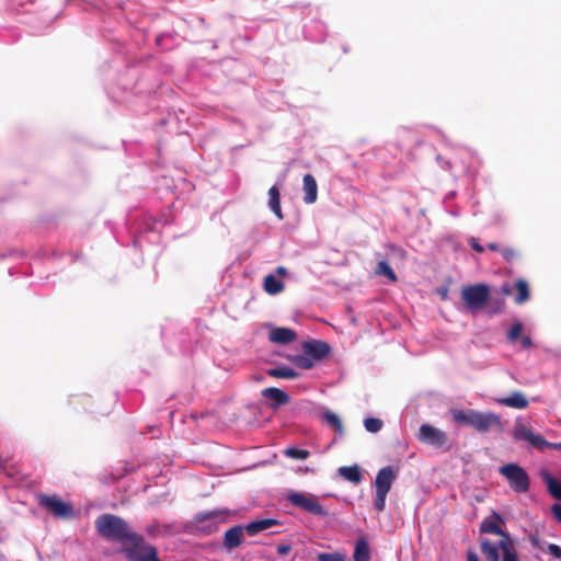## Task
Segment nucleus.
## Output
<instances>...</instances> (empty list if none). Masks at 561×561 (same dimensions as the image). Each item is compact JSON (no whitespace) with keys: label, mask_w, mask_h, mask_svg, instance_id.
Listing matches in <instances>:
<instances>
[{"label":"nucleus","mask_w":561,"mask_h":561,"mask_svg":"<svg viewBox=\"0 0 561 561\" xmlns=\"http://www.w3.org/2000/svg\"><path fill=\"white\" fill-rule=\"evenodd\" d=\"M289 551H290V546H288V545H280L277 547V552L280 556H286L289 553Z\"/></svg>","instance_id":"ea45409f"},{"label":"nucleus","mask_w":561,"mask_h":561,"mask_svg":"<svg viewBox=\"0 0 561 561\" xmlns=\"http://www.w3.org/2000/svg\"><path fill=\"white\" fill-rule=\"evenodd\" d=\"M95 527L98 533L111 540L126 541L139 540V535L131 531L128 524L121 517L112 514H104L96 518Z\"/></svg>","instance_id":"f03ea898"},{"label":"nucleus","mask_w":561,"mask_h":561,"mask_svg":"<svg viewBox=\"0 0 561 561\" xmlns=\"http://www.w3.org/2000/svg\"><path fill=\"white\" fill-rule=\"evenodd\" d=\"M376 274L387 277L391 283L397 282L396 273L386 261H380L378 263Z\"/></svg>","instance_id":"c756f323"},{"label":"nucleus","mask_w":561,"mask_h":561,"mask_svg":"<svg viewBox=\"0 0 561 561\" xmlns=\"http://www.w3.org/2000/svg\"><path fill=\"white\" fill-rule=\"evenodd\" d=\"M262 394H263V397H265L270 400H273L275 402L273 404L274 408L289 402L288 394L278 388H273V387L266 388L262 391Z\"/></svg>","instance_id":"a211bd4d"},{"label":"nucleus","mask_w":561,"mask_h":561,"mask_svg":"<svg viewBox=\"0 0 561 561\" xmlns=\"http://www.w3.org/2000/svg\"><path fill=\"white\" fill-rule=\"evenodd\" d=\"M267 374L272 377L284 379H294L298 377V374L293 368L286 366L272 368Z\"/></svg>","instance_id":"bb28decb"},{"label":"nucleus","mask_w":561,"mask_h":561,"mask_svg":"<svg viewBox=\"0 0 561 561\" xmlns=\"http://www.w3.org/2000/svg\"><path fill=\"white\" fill-rule=\"evenodd\" d=\"M503 291L507 295L511 294V289L507 286L503 287Z\"/></svg>","instance_id":"de8ad7c7"},{"label":"nucleus","mask_w":561,"mask_h":561,"mask_svg":"<svg viewBox=\"0 0 561 561\" xmlns=\"http://www.w3.org/2000/svg\"><path fill=\"white\" fill-rule=\"evenodd\" d=\"M513 436L516 440L527 442L531 447L539 450L546 449L549 445V442L543 436L536 434L530 427L520 423L515 425Z\"/></svg>","instance_id":"1a4fd4ad"},{"label":"nucleus","mask_w":561,"mask_h":561,"mask_svg":"<svg viewBox=\"0 0 561 561\" xmlns=\"http://www.w3.org/2000/svg\"><path fill=\"white\" fill-rule=\"evenodd\" d=\"M467 561H480L476 552L470 551L467 554Z\"/></svg>","instance_id":"a19ab883"},{"label":"nucleus","mask_w":561,"mask_h":561,"mask_svg":"<svg viewBox=\"0 0 561 561\" xmlns=\"http://www.w3.org/2000/svg\"><path fill=\"white\" fill-rule=\"evenodd\" d=\"M501 253L507 261H511L516 256V252L512 248H504L501 250Z\"/></svg>","instance_id":"c9c22d12"},{"label":"nucleus","mask_w":561,"mask_h":561,"mask_svg":"<svg viewBox=\"0 0 561 561\" xmlns=\"http://www.w3.org/2000/svg\"><path fill=\"white\" fill-rule=\"evenodd\" d=\"M39 504L57 517H69L72 515V506L57 496L39 495Z\"/></svg>","instance_id":"9d476101"},{"label":"nucleus","mask_w":561,"mask_h":561,"mask_svg":"<svg viewBox=\"0 0 561 561\" xmlns=\"http://www.w3.org/2000/svg\"><path fill=\"white\" fill-rule=\"evenodd\" d=\"M382 421L376 417H367L364 421V426L366 431L370 433H377L382 428Z\"/></svg>","instance_id":"2f4dec72"},{"label":"nucleus","mask_w":561,"mask_h":561,"mask_svg":"<svg viewBox=\"0 0 561 561\" xmlns=\"http://www.w3.org/2000/svg\"><path fill=\"white\" fill-rule=\"evenodd\" d=\"M530 542H531V545H533L534 547L540 548V541H539V539H538V537H537V536H531V537H530Z\"/></svg>","instance_id":"37998d69"},{"label":"nucleus","mask_w":561,"mask_h":561,"mask_svg":"<svg viewBox=\"0 0 561 561\" xmlns=\"http://www.w3.org/2000/svg\"><path fill=\"white\" fill-rule=\"evenodd\" d=\"M523 331V324L519 321H516L510 331L507 332V340L512 343L516 342L519 339Z\"/></svg>","instance_id":"473e14b6"},{"label":"nucleus","mask_w":561,"mask_h":561,"mask_svg":"<svg viewBox=\"0 0 561 561\" xmlns=\"http://www.w3.org/2000/svg\"><path fill=\"white\" fill-rule=\"evenodd\" d=\"M296 333L288 328H275L271 330L268 337L273 343L288 344L296 340Z\"/></svg>","instance_id":"2eb2a0df"},{"label":"nucleus","mask_w":561,"mask_h":561,"mask_svg":"<svg viewBox=\"0 0 561 561\" xmlns=\"http://www.w3.org/2000/svg\"><path fill=\"white\" fill-rule=\"evenodd\" d=\"M500 524H504V519L497 513H493L490 517L484 518L480 524V531L483 534H494L501 537L500 541L505 539H512L507 533H505Z\"/></svg>","instance_id":"9b49d317"},{"label":"nucleus","mask_w":561,"mask_h":561,"mask_svg":"<svg viewBox=\"0 0 561 561\" xmlns=\"http://www.w3.org/2000/svg\"><path fill=\"white\" fill-rule=\"evenodd\" d=\"M515 288L517 291V296L515 297L516 304L520 305L529 299V287L526 280H516Z\"/></svg>","instance_id":"a878e982"},{"label":"nucleus","mask_w":561,"mask_h":561,"mask_svg":"<svg viewBox=\"0 0 561 561\" xmlns=\"http://www.w3.org/2000/svg\"><path fill=\"white\" fill-rule=\"evenodd\" d=\"M540 476L546 482L550 494L561 501V483L558 482L547 470H541Z\"/></svg>","instance_id":"aec40b11"},{"label":"nucleus","mask_w":561,"mask_h":561,"mask_svg":"<svg viewBox=\"0 0 561 561\" xmlns=\"http://www.w3.org/2000/svg\"><path fill=\"white\" fill-rule=\"evenodd\" d=\"M451 415L458 425L470 426L479 433H488L492 428H502L500 415L492 412L483 413L472 409H454Z\"/></svg>","instance_id":"f257e3e1"},{"label":"nucleus","mask_w":561,"mask_h":561,"mask_svg":"<svg viewBox=\"0 0 561 561\" xmlns=\"http://www.w3.org/2000/svg\"><path fill=\"white\" fill-rule=\"evenodd\" d=\"M489 296L490 289L485 284L470 285L461 289V298L470 311L484 307Z\"/></svg>","instance_id":"39448f33"},{"label":"nucleus","mask_w":561,"mask_h":561,"mask_svg":"<svg viewBox=\"0 0 561 561\" xmlns=\"http://www.w3.org/2000/svg\"><path fill=\"white\" fill-rule=\"evenodd\" d=\"M287 500L295 506L302 508L304 511L313 515L323 516L325 511L320 504L318 497L309 493L290 492L287 495Z\"/></svg>","instance_id":"0eeeda50"},{"label":"nucleus","mask_w":561,"mask_h":561,"mask_svg":"<svg viewBox=\"0 0 561 561\" xmlns=\"http://www.w3.org/2000/svg\"><path fill=\"white\" fill-rule=\"evenodd\" d=\"M397 473L392 467H385L377 473L375 480L376 495L374 500V506L377 512H382L386 506V497L389 493L393 481L396 480Z\"/></svg>","instance_id":"20e7f679"},{"label":"nucleus","mask_w":561,"mask_h":561,"mask_svg":"<svg viewBox=\"0 0 561 561\" xmlns=\"http://www.w3.org/2000/svg\"><path fill=\"white\" fill-rule=\"evenodd\" d=\"M346 556L341 552L332 553H319L317 557L318 561H345Z\"/></svg>","instance_id":"72a5a7b5"},{"label":"nucleus","mask_w":561,"mask_h":561,"mask_svg":"<svg viewBox=\"0 0 561 561\" xmlns=\"http://www.w3.org/2000/svg\"><path fill=\"white\" fill-rule=\"evenodd\" d=\"M128 546L124 548L127 558L130 561H151L157 556L153 546L145 545L142 537L139 540H127Z\"/></svg>","instance_id":"6e6552de"},{"label":"nucleus","mask_w":561,"mask_h":561,"mask_svg":"<svg viewBox=\"0 0 561 561\" xmlns=\"http://www.w3.org/2000/svg\"><path fill=\"white\" fill-rule=\"evenodd\" d=\"M268 206L271 210L277 216V218L283 219L279 190L276 186H272L268 190Z\"/></svg>","instance_id":"5701e85b"},{"label":"nucleus","mask_w":561,"mask_h":561,"mask_svg":"<svg viewBox=\"0 0 561 561\" xmlns=\"http://www.w3.org/2000/svg\"><path fill=\"white\" fill-rule=\"evenodd\" d=\"M304 353L309 355L313 360H319L325 357L330 347L327 343L320 341L307 342L302 346Z\"/></svg>","instance_id":"ddd939ff"},{"label":"nucleus","mask_w":561,"mask_h":561,"mask_svg":"<svg viewBox=\"0 0 561 561\" xmlns=\"http://www.w3.org/2000/svg\"><path fill=\"white\" fill-rule=\"evenodd\" d=\"M499 548L503 553L502 561H519L513 539L499 541Z\"/></svg>","instance_id":"412c9836"},{"label":"nucleus","mask_w":561,"mask_h":561,"mask_svg":"<svg viewBox=\"0 0 561 561\" xmlns=\"http://www.w3.org/2000/svg\"><path fill=\"white\" fill-rule=\"evenodd\" d=\"M510 482L511 488L516 492H526L529 489V477L527 472L515 463L502 466L499 469Z\"/></svg>","instance_id":"423d86ee"},{"label":"nucleus","mask_w":561,"mask_h":561,"mask_svg":"<svg viewBox=\"0 0 561 561\" xmlns=\"http://www.w3.org/2000/svg\"><path fill=\"white\" fill-rule=\"evenodd\" d=\"M304 201L307 204H312L317 201L318 196V186L316 179L311 174H306L304 176Z\"/></svg>","instance_id":"f3484780"},{"label":"nucleus","mask_w":561,"mask_h":561,"mask_svg":"<svg viewBox=\"0 0 561 561\" xmlns=\"http://www.w3.org/2000/svg\"><path fill=\"white\" fill-rule=\"evenodd\" d=\"M467 561H480L476 552L470 551L467 554Z\"/></svg>","instance_id":"79ce46f5"},{"label":"nucleus","mask_w":561,"mask_h":561,"mask_svg":"<svg viewBox=\"0 0 561 561\" xmlns=\"http://www.w3.org/2000/svg\"><path fill=\"white\" fill-rule=\"evenodd\" d=\"M227 511H210L205 513H199L196 515L195 519L198 524H203L205 522H210L209 526L202 527L208 534H211L217 529V523L221 516L226 515Z\"/></svg>","instance_id":"4468645a"},{"label":"nucleus","mask_w":561,"mask_h":561,"mask_svg":"<svg viewBox=\"0 0 561 561\" xmlns=\"http://www.w3.org/2000/svg\"><path fill=\"white\" fill-rule=\"evenodd\" d=\"M552 513H553L554 517L561 523V505L560 504H554L552 506Z\"/></svg>","instance_id":"58836bf2"},{"label":"nucleus","mask_w":561,"mask_h":561,"mask_svg":"<svg viewBox=\"0 0 561 561\" xmlns=\"http://www.w3.org/2000/svg\"><path fill=\"white\" fill-rule=\"evenodd\" d=\"M264 290L270 295H276L284 290V283L274 274H268L264 278Z\"/></svg>","instance_id":"6ab92c4d"},{"label":"nucleus","mask_w":561,"mask_h":561,"mask_svg":"<svg viewBox=\"0 0 561 561\" xmlns=\"http://www.w3.org/2000/svg\"><path fill=\"white\" fill-rule=\"evenodd\" d=\"M547 448H553L557 450H561V443H549Z\"/></svg>","instance_id":"a18cd8bd"},{"label":"nucleus","mask_w":561,"mask_h":561,"mask_svg":"<svg viewBox=\"0 0 561 561\" xmlns=\"http://www.w3.org/2000/svg\"><path fill=\"white\" fill-rule=\"evenodd\" d=\"M496 402L514 409H525L528 405V400L519 391L513 392L508 397L496 399Z\"/></svg>","instance_id":"dca6fc26"},{"label":"nucleus","mask_w":561,"mask_h":561,"mask_svg":"<svg viewBox=\"0 0 561 561\" xmlns=\"http://www.w3.org/2000/svg\"><path fill=\"white\" fill-rule=\"evenodd\" d=\"M339 473L343 479L356 484L362 480V473L357 466L341 467Z\"/></svg>","instance_id":"b1692460"},{"label":"nucleus","mask_w":561,"mask_h":561,"mask_svg":"<svg viewBox=\"0 0 561 561\" xmlns=\"http://www.w3.org/2000/svg\"><path fill=\"white\" fill-rule=\"evenodd\" d=\"M353 557H354V561H369L370 560V548L365 538H359L356 541Z\"/></svg>","instance_id":"4be33fe9"},{"label":"nucleus","mask_w":561,"mask_h":561,"mask_svg":"<svg viewBox=\"0 0 561 561\" xmlns=\"http://www.w3.org/2000/svg\"><path fill=\"white\" fill-rule=\"evenodd\" d=\"M284 455L288 458L293 459H307L309 457V451L306 449H299L296 447H288L284 450Z\"/></svg>","instance_id":"7c9ffc66"},{"label":"nucleus","mask_w":561,"mask_h":561,"mask_svg":"<svg viewBox=\"0 0 561 561\" xmlns=\"http://www.w3.org/2000/svg\"><path fill=\"white\" fill-rule=\"evenodd\" d=\"M520 343L523 348H529L533 346L531 339L528 335L520 336Z\"/></svg>","instance_id":"e433bc0d"},{"label":"nucleus","mask_w":561,"mask_h":561,"mask_svg":"<svg viewBox=\"0 0 561 561\" xmlns=\"http://www.w3.org/2000/svg\"><path fill=\"white\" fill-rule=\"evenodd\" d=\"M470 245L477 252H483L484 250L483 247L474 238L470 239Z\"/></svg>","instance_id":"4c0bfd02"},{"label":"nucleus","mask_w":561,"mask_h":561,"mask_svg":"<svg viewBox=\"0 0 561 561\" xmlns=\"http://www.w3.org/2000/svg\"><path fill=\"white\" fill-rule=\"evenodd\" d=\"M548 552L552 554L554 558L560 559L561 558V548L554 543L548 545Z\"/></svg>","instance_id":"f704fd0d"},{"label":"nucleus","mask_w":561,"mask_h":561,"mask_svg":"<svg viewBox=\"0 0 561 561\" xmlns=\"http://www.w3.org/2000/svg\"><path fill=\"white\" fill-rule=\"evenodd\" d=\"M276 524H277L276 519L267 518V519L252 522L244 527L243 526L231 527L225 533L224 547L227 550H232L241 545L243 531H245L249 536H254L263 530L268 529L270 527H272Z\"/></svg>","instance_id":"7ed1b4c3"},{"label":"nucleus","mask_w":561,"mask_h":561,"mask_svg":"<svg viewBox=\"0 0 561 561\" xmlns=\"http://www.w3.org/2000/svg\"><path fill=\"white\" fill-rule=\"evenodd\" d=\"M499 545H493L490 540L483 539L481 540V551L485 556L488 561H499Z\"/></svg>","instance_id":"393cba45"},{"label":"nucleus","mask_w":561,"mask_h":561,"mask_svg":"<svg viewBox=\"0 0 561 561\" xmlns=\"http://www.w3.org/2000/svg\"><path fill=\"white\" fill-rule=\"evenodd\" d=\"M290 360L299 368L302 369H311L314 366V362L309 355L306 353L301 355H295L290 358Z\"/></svg>","instance_id":"cd10ccee"},{"label":"nucleus","mask_w":561,"mask_h":561,"mask_svg":"<svg viewBox=\"0 0 561 561\" xmlns=\"http://www.w3.org/2000/svg\"><path fill=\"white\" fill-rule=\"evenodd\" d=\"M419 439L421 442L440 447L446 443V434L428 424H423L419 431Z\"/></svg>","instance_id":"f8f14e48"},{"label":"nucleus","mask_w":561,"mask_h":561,"mask_svg":"<svg viewBox=\"0 0 561 561\" xmlns=\"http://www.w3.org/2000/svg\"><path fill=\"white\" fill-rule=\"evenodd\" d=\"M488 248L492 251H497L499 250V247L496 243H489L488 244Z\"/></svg>","instance_id":"49530a36"},{"label":"nucleus","mask_w":561,"mask_h":561,"mask_svg":"<svg viewBox=\"0 0 561 561\" xmlns=\"http://www.w3.org/2000/svg\"><path fill=\"white\" fill-rule=\"evenodd\" d=\"M276 273L279 275V276H285L287 274V270L284 267V266H278L276 268Z\"/></svg>","instance_id":"c03bdc74"},{"label":"nucleus","mask_w":561,"mask_h":561,"mask_svg":"<svg viewBox=\"0 0 561 561\" xmlns=\"http://www.w3.org/2000/svg\"><path fill=\"white\" fill-rule=\"evenodd\" d=\"M323 419L325 420V422L334 428V431L336 433H339L340 435H342L344 433V430H343V425H342V422L339 417V415H336L335 413L331 412V411H328L323 414Z\"/></svg>","instance_id":"c85d7f7f"}]
</instances>
